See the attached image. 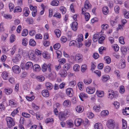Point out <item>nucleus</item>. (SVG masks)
Wrapping results in <instances>:
<instances>
[{"label": "nucleus", "instance_id": "15", "mask_svg": "<svg viewBox=\"0 0 129 129\" xmlns=\"http://www.w3.org/2000/svg\"><path fill=\"white\" fill-rule=\"evenodd\" d=\"M66 93L70 97H71L73 96L72 92L73 91L72 89L71 88H69L66 89Z\"/></svg>", "mask_w": 129, "mask_h": 129}, {"label": "nucleus", "instance_id": "47", "mask_svg": "<svg viewBox=\"0 0 129 129\" xmlns=\"http://www.w3.org/2000/svg\"><path fill=\"white\" fill-rule=\"evenodd\" d=\"M87 66L86 64H83L81 67V70L82 72H84L87 69Z\"/></svg>", "mask_w": 129, "mask_h": 129}, {"label": "nucleus", "instance_id": "62", "mask_svg": "<svg viewBox=\"0 0 129 129\" xmlns=\"http://www.w3.org/2000/svg\"><path fill=\"white\" fill-rule=\"evenodd\" d=\"M114 11L115 12L118 14L119 13L120 8L118 6H116L114 8Z\"/></svg>", "mask_w": 129, "mask_h": 129}, {"label": "nucleus", "instance_id": "46", "mask_svg": "<svg viewBox=\"0 0 129 129\" xmlns=\"http://www.w3.org/2000/svg\"><path fill=\"white\" fill-rule=\"evenodd\" d=\"M84 15L86 20V21H88L90 17L89 14L88 13H86L84 14Z\"/></svg>", "mask_w": 129, "mask_h": 129}, {"label": "nucleus", "instance_id": "12", "mask_svg": "<svg viewBox=\"0 0 129 129\" xmlns=\"http://www.w3.org/2000/svg\"><path fill=\"white\" fill-rule=\"evenodd\" d=\"M71 103L70 101L69 100H66L63 102V106L66 107H69L70 106Z\"/></svg>", "mask_w": 129, "mask_h": 129}, {"label": "nucleus", "instance_id": "23", "mask_svg": "<svg viewBox=\"0 0 129 129\" xmlns=\"http://www.w3.org/2000/svg\"><path fill=\"white\" fill-rule=\"evenodd\" d=\"M122 112L125 115H129V107L125 108L124 110L123 109Z\"/></svg>", "mask_w": 129, "mask_h": 129}, {"label": "nucleus", "instance_id": "27", "mask_svg": "<svg viewBox=\"0 0 129 129\" xmlns=\"http://www.w3.org/2000/svg\"><path fill=\"white\" fill-rule=\"evenodd\" d=\"M59 3V2L57 0H53L51 2V4L53 6H58Z\"/></svg>", "mask_w": 129, "mask_h": 129}, {"label": "nucleus", "instance_id": "10", "mask_svg": "<svg viewBox=\"0 0 129 129\" xmlns=\"http://www.w3.org/2000/svg\"><path fill=\"white\" fill-rule=\"evenodd\" d=\"M83 121L81 118H77L75 120V125L77 126H78L81 124Z\"/></svg>", "mask_w": 129, "mask_h": 129}, {"label": "nucleus", "instance_id": "33", "mask_svg": "<svg viewBox=\"0 0 129 129\" xmlns=\"http://www.w3.org/2000/svg\"><path fill=\"white\" fill-rule=\"evenodd\" d=\"M122 126L123 129L126 128L127 127V123L126 121L124 119H122Z\"/></svg>", "mask_w": 129, "mask_h": 129}, {"label": "nucleus", "instance_id": "57", "mask_svg": "<svg viewBox=\"0 0 129 129\" xmlns=\"http://www.w3.org/2000/svg\"><path fill=\"white\" fill-rule=\"evenodd\" d=\"M119 41L121 44H124L125 43L123 37H121L119 38Z\"/></svg>", "mask_w": 129, "mask_h": 129}, {"label": "nucleus", "instance_id": "45", "mask_svg": "<svg viewBox=\"0 0 129 129\" xmlns=\"http://www.w3.org/2000/svg\"><path fill=\"white\" fill-rule=\"evenodd\" d=\"M59 10L61 11L62 14H64L66 11V9L63 7H61L59 9Z\"/></svg>", "mask_w": 129, "mask_h": 129}, {"label": "nucleus", "instance_id": "7", "mask_svg": "<svg viewBox=\"0 0 129 129\" xmlns=\"http://www.w3.org/2000/svg\"><path fill=\"white\" fill-rule=\"evenodd\" d=\"M86 92L89 94H92L94 93L95 91V88L94 87H88L86 89Z\"/></svg>", "mask_w": 129, "mask_h": 129}, {"label": "nucleus", "instance_id": "54", "mask_svg": "<svg viewBox=\"0 0 129 129\" xmlns=\"http://www.w3.org/2000/svg\"><path fill=\"white\" fill-rule=\"evenodd\" d=\"M92 80L90 79L84 80V83L86 84H90L92 82Z\"/></svg>", "mask_w": 129, "mask_h": 129}, {"label": "nucleus", "instance_id": "36", "mask_svg": "<svg viewBox=\"0 0 129 129\" xmlns=\"http://www.w3.org/2000/svg\"><path fill=\"white\" fill-rule=\"evenodd\" d=\"M67 74V71L65 70H61L60 73V75L62 77H66Z\"/></svg>", "mask_w": 129, "mask_h": 129}, {"label": "nucleus", "instance_id": "42", "mask_svg": "<svg viewBox=\"0 0 129 129\" xmlns=\"http://www.w3.org/2000/svg\"><path fill=\"white\" fill-rule=\"evenodd\" d=\"M83 35L80 34L78 36V38L76 39L77 41L82 42L83 40Z\"/></svg>", "mask_w": 129, "mask_h": 129}, {"label": "nucleus", "instance_id": "37", "mask_svg": "<svg viewBox=\"0 0 129 129\" xmlns=\"http://www.w3.org/2000/svg\"><path fill=\"white\" fill-rule=\"evenodd\" d=\"M104 59L107 63L109 64L111 62V59L110 57H109L108 56H105L104 57Z\"/></svg>", "mask_w": 129, "mask_h": 129}, {"label": "nucleus", "instance_id": "55", "mask_svg": "<svg viewBox=\"0 0 129 129\" xmlns=\"http://www.w3.org/2000/svg\"><path fill=\"white\" fill-rule=\"evenodd\" d=\"M60 47V44L59 43H57L54 45L53 47L55 49L57 50L59 49Z\"/></svg>", "mask_w": 129, "mask_h": 129}, {"label": "nucleus", "instance_id": "44", "mask_svg": "<svg viewBox=\"0 0 129 129\" xmlns=\"http://www.w3.org/2000/svg\"><path fill=\"white\" fill-rule=\"evenodd\" d=\"M36 115L37 119L39 120H41L43 118V116L42 115L39 113H37Z\"/></svg>", "mask_w": 129, "mask_h": 129}, {"label": "nucleus", "instance_id": "34", "mask_svg": "<svg viewBox=\"0 0 129 129\" xmlns=\"http://www.w3.org/2000/svg\"><path fill=\"white\" fill-rule=\"evenodd\" d=\"M112 47L115 51H117L119 50V47L117 44H113L112 45Z\"/></svg>", "mask_w": 129, "mask_h": 129}, {"label": "nucleus", "instance_id": "8", "mask_svg": "<svg viewBox=\"0 0 129 129\" xmlns=\"http://www.w3.org/2000/svg\"><path fill=\"white\" fill-rule=\"evenodd\" d=\"M21 58L19 55L16 54L13 57L12 61L13 62L16 63L19 61Z\"/></svg>", "mask_w": 129, "mask_h": 129}, {"label": "nucleus", "instance_id": "39", "mask_svg": "<svg viewBox=\"0 0 129 129\" xmlns=\"http://www.w3.org/2000/svg\"><path fill=\"white\" fill-rule=\"evenodd\" d=\"M109 78V76L108 75H103L102 79V81L104 82H105L108 80Z\"/></svg>", "mask_w": 129, "mask_h": 129}, {"label": "nucleus", "instance_id": "49", "mask_svg": "<svg viewBox=\"0 0 129 129\" xmlns=\"http://www.w3.org/2000/svg\"><path fill=\"white\" fill-rule=\"evenodd\" d=\"M106 49V48L103 47H100L99 49V53L101 54H102L104 50H105Z\"/></svg>", "mask_w": 129, "mask_h": 129}, {"label": "nucleus", "instance_id": "22", "mask_svg": "<svg viewBox=\"0 0 129 129\" xmlns=\"http://www.w3.org/2000/svg\"><path fill=\"white\" fill-rule=\"evenodd\" d=\"M95 129H102L103 127L102 125L99 123H96L94 125Z\"/></svg>", "mask_w": 129, "mask_h": 129}, {"label": "nucleus", "instance_id": "32", "mask_svg": "<svg viewBox=\"0 0 129 129\" xmlns=\"http://www.w3.org/2000/svg\"><path fill=\"white\" fill-rule=\"evenodd\" d=\"M26 21L27 23L29 24H32L34 22L33 18L31 17L28 18L26 20Z\"/></svg>", "mask_w": 129, "mask_h": 129}, {"label": "nucleus", "instance_id": "48", "mask_svg": "<svg viewBox=\"0 0 129 129\" xmlns=\"http://www.w3.org/2000/svg\"><path fill=\"white\" fill-rule=\"evenodd\" d=\"M49 76L52 79L55 78L56 77L55 73L53 72H52L49 74Z\"/></svg>", "mask_w": 129, "mask_h": 129}, {"label": "nucleus", "instance_id": "31", "mask_svg": "<svg viewBox=\"0 0 129 129\" xmlns=\"http://www.w3.org/2000/svg\"><path fill=\"white\" fill-rule=\"evenodd\" d=\"M54 32L57 37H59L61 35V33L60 30L58 29H56L54 30Z\"/></svg>", "mask_w": 129, "mask_h": 129}, {"label": "nucleus", "instance_id": "35", "mask_svg": "<svg viewBox=\"0 0 129 129\" xmlns=\"http://www.w3.org/2000/svg\"><path fill=\"white\" fill-rule=\"evenodd\" d=\"M78 85L80 90H83L84 86L83 85V83L82 82H79L78 84Z\"/></svg>", "mask_w": 129, "mask_h": 129}, {"label": "nucleus", "instance_id": "53", "mask_svg": "<svg viewBox=\"0 0 129 129\" xmlns=\"http://www.w3.org/2000/svg\"><path fill=\"white\" fill-rule=\"evenodd\" d=\"M38 80L40 81H44L45 79L44 77L42 76H38L37 77Z\"/></svg>", "mask_w": 129, "mask_h": 129}, {"label": "nucleus", "instance_id": "2", "mask_svg": "<svg viewBox=\"0 0 129 129\" xmlns=\"http://www.w3.org/2000/svg\"><path fill=\"white\" fill-rule=\"evenodd\" d=\"M33 63L29 61L27 62L25 64L21 63L20 67L22 69L27 70L33 67Z\"/></svg>", "mask_w": 129, "mask_h": 129}, {"label": "nucleus", "instance_id": "9", "mask_svg": "<svg viewBox=\"0 0 129 129\" xmlns=\"http://www.w3.org/2000/svg\"><path fill=\"white\" fill-rule=\"evenodd\" d=\"M108 92H109L108 96V98H110L111 100H112L113 98L116 97V95L113 91L111 90H109Z\"/></svg>", "mask_w": 129, "mask_h": 129}, {"label": "nucleus", "instance_id": "52", "mask_svg": "<svg viewBox=\"0 0 129 129\" xmlns=\"http://www.w3.org/2000/svg\"><path fill=\"white\" fill-rule=\"evenodd\" d=\"M58 61L59 62V64H63L66 62V60L64 58H61L58 60Z\"/></svg>", "mask_w": 129, "mask_h": 129}, {"label": "nucleus", "instance_id": "21", "mask_svg": "<svg viewBox=\"0 0 129 129\" xmlns=\"http://www.w3.org/2000/svg\"><path fill=\"white\" fill-rule=\"evenodd\" d=\"M84 6L85 9H88L90 8L91 5L88 1H86L85 3Z\"/></svg>", "mask_w": 129, "mask_h": 129}, {"label": "nucleus", "instance_id": "61", "mask_svg": "<svg viewBox=\"0 0 129 129\" xmlns=\"http://www.w3.org/2000/svg\"><path fill=\"white\" fill-rule=\"evenodd\" d=\"M14 7V5L12 3H10L9 4V8L10 10V11H12Z\"/></svg>", "mask_w": 129, "mask_h": 129}, {"label": "nucleus", "instance_id": "19", "mask_svg": "<svg viewBox=\"0 0 129 129\" xmlns=\"http://www.w3.org/2000/svg\"><path fill=\"white\" fill-rule=\"evenodd\" d=\"M4 91L5 93L7 95H9L11 94L12 92V89L10 88H5Z\"/></svg>", "mask_w": 129, "mask_h": 129}, {"label": "nucleus", "instance_id": "17", "mask_svg": "<svg viewBox=\"0 0 129 129\" xmlns=\"http://www.w3.org/2000/svg\"><path fill=\"white\" fill-rule=\"evenodd\" d=\"M76 110L77 112L78 113L82 112L83 110V107L80 106H78L76 108Z\"/></svg>", "mask_w": 129, "mask_h": 129}, {"label": "nucleus", "instance_id": "4", "mask_svg": "<svg viewBox=\"0 0 129 129\" xmlns=\"http://www.w3.org/2000/svg\"><path fill=\"white\" fill-rule=\"evenodd\" d=\"M107 127L110 129H114L115 124L114 120L111 119L108 120L107 123Z\"/></svg>", "mask_w": 129, "mask_h": 129}, {"label": "nucleus", "instance_id": "38", "mask_svg": "<svg viewBox=\"0 0 129 129\" xmlns=\"http://www.w3.org/2000/svg\"><path fill=\"white\" fill-rule=\"evenodd\" d=\"M99 38V35L96 34H94L92 38V40L93 41L95 42L98 41V39Z\"/></svg>", "mask_w": 129, "mask_h": 129}, {"label": "nucleus", "instance_id": "6", "mask_svg": "<svg viewBox=\"0 0 129 129\" xmlns=\"http://www.w3.org/2000/svg\"><path fill=\"white\" fill-rule=\"evenodd\" d=\"M12 69L13 72L16 74L19 73L21 71L20 67L17 65L13 66L12 68Z\"/></svg>", "mask_w": 129, "mask_h": 129}, {"label": "nucleus", "instance_id": "60", "mask_svg": "<svg viewBox=\"0 0 129 129\" xmlns=\"http://www.w3.org/2000/svg\"><path fill=\"white\" fill-rule=\"evenodd\" d=\"M70 67V65L69 64H66L63 66V68L65 70H68Z\"/></svg>", "mask_w": 129, "mask_h": 129}, {"label": "nucleus", "instance_id": "59", "mask_svg": "<svg viewBox=\"0 0 129 129\" xmlns=\"http://www.w3.org/2000/svg\"><path fill=\"white\" fill-rule=\"evenodd\" d=\"M26 99L28 101H32L35 98V97L34 96H31L30 97L27 96H26Z\"/></svg>", "mask_w": 129, "mask_h": 129}, {"label": "nucleus", "instance_id": "20", "mask_svg": "<svg viewBox=\"0 0 129 129\" xmlns=\"http://www.w3.org/2000/svg\"><path fill=\"white\" fill-rule=\"evenodd\" d=\"M42 94L43 96L45 97H47L49 95L48 91L47 89L43 90L42 91Z\"/></svg>", "mask_w": 129, "mask_h": 129}, {"label": "nucleus", "instance_id": "1", "mask_svg": "<svg viewBox=\"0 0 129 129\" xmlns=\"http://www.w3.org/2000/svg\"><path fill=\"white\" fill-rule=\"evenodd\" d=\"M69 113L70 111L69 110H66L63 112H60L59 113V117L60 120L61 121L65 120Z\"/></svg>", "mask_w": 129, "mask_h": 129}, {"label": "nucleus", "instance_id": "63", "mask_svg": "<svg viewBox=\"0 0 129 129\" xmlns=\"http://www.w3.org/2000/svg\"><path fill=\"white\" fill-rule=\"evenodd\" d=\"M110 68L109 66H107L104 68V71L106 73H108L110 70Z\"/></svg>", "mask_w": 129, "mask_h": 129}, {"label": "nucleus", "instance_id": "50", "mask_svg": "<svg viewBox=\"0 0 129 129\" xmlns=\"http://www.w3.org/2000/svg\"><path fill=\"white\" fill-rule=\"evenodd\" d=\"M51 85V84L49 82H47L46 84V86L47 88L49 89H50L52 88V87Z\"/></svg>", "mask_w": 129, "mask_h": 129}, {"label": "nucleus", "instance_id": "13", "mask_svg": "<svg viewBox=\"0 0 129 129\" xmlns=\"http://www.w3.org/2000/svg\"><path fill=\"white\" fill-rule=\"evenodd\" d=\"M72 29L74 31H76L78 27V23L76 22H74L72 24Z\"/></svg>", "mask_w": 129, "mask_h": 129}, {"label": "nucleus", "instance_id": "16", "mask_svg": "<svg viewBox=\"0 0 129 129\" xmlns=\"http://www.w3.org/2000/svg\"><path fill=\"white\" fill-rule=\"evenodd\" d=\"M121 64L119 66V68L121 69L124 68L126 66L125 61L124 59H122L120 60Z\"/></svg>", "mask_w": 129, "mask_h": 129}, {"label": "nucleus", "instance_id": "14", "mask_svg": "<svg viewBox=\"0 0 129 129\" xmlns=\"http://www.w3.org/2000/svg\"><path fill=\"white\" fill-rule=\"evenodd\" d=\"M33 67L34 71H35L38 72L41 70L40 67L38 64H35L33 66Z\"/></svg>", "mask_w": 129, "mask_h": 129}, {"label": "nucleus", "instance_id": "41", "mask_svg": "<svg viewBox=\"0 0 129 129\" xmlns=\"http://www.w3.org/2000/svg\"><path fill=\"white\" fill-rule=\"evenodd\" d=\"M28 34V32L27 29H24L23 30L22 33V35L23 36H26Z\"/></svg>", "mask_w": 129, "mask_h": 129}, {"label": "nucleus", "instance_id": "58", "mask_svg": "<svg viewBox=\"0 0 129 129\" xmlns=\"http://www.w3.org/2000/svg\"><path fill=\"white\" fill-rule=\"evenodd\" d=\"M108 113V110H105L101 112V114L102 115L105 116L107 115Z\"/></svg>", "mask_w": 129, "mask_h": 129}, {"label": "nucleus", "instance_id": "30", "mask_svg": "<svg viewBox=\"0 0 129 129\" xmlns=\"http://www.w3.org/2000/svg\"><path fill=\"white\" fill-rule=\"evenodd\" d=\"M48 67V64L45 63L44 64L42 67V70L43 72L46 71L47 70V69Z\"/></svg>", "mask_w": 129, "mask_h": 129}, {"label": "nucleus", "instance_id": "28", "mask_svg": "<svg viewBox=\"0 0 129 129\" xmlns=\"http://www.w3.org/2000/svg\"><path fill=\"white\" fill-rule=\"evenodd\" d=\"M21 7L18 6L16 7L14 10V13L21 12Z\"/></svg>", "mask_w": 129, "mask_h": 129}, {"label": "nucleus", "instance_id": "26", "mask_svg": "<svg viewBox=\"0 0 129 129\" xmlns=\"http://www.w3.org/2000/svg\"><path fill=\"white\" fill-rule=\"evenodd\" d=\"M97 95L100 97H102L104 95V92L102 91L97 90L96 92Z\"/></svg>", "mask_w": 129, "mask_h": 129}, {"label": "nucleus", "instance_id": "18", "mask_svg": "<svg viewBox=\"0 0 129 129\" xmlns=\"http://www.w3.org/2000/svg\"><path fill=\"white\" fill-rule=\"evenodd\" d=\"M2 76L4 80H7L8 76V73L6 72H3L2 73Z\"/></svg>", "mask_w": 129, "mask_h": 129}, {"label": "nucleus", "instance_id": "24", "mask_svg": "<svg viewBox=\"0 0 129 129\" xmlns=\"http://www.w3.org/2000/svg\"><path fill=\"white\" fill-rule=\"evenodd\" d=\"M102 11L104 14L107 15L109 12L108 8L107 6L104 7L103 8Z\"/></svg>", "mask_w": 129, "mask_h": 129}, {"label": "nucleus", "instance_id": "11", "mask_svg": "<svg viewBox=\"0 0 129 129\" xmlns=\"http://www.w3.org/2000/svg\"><path fill=\"white\" fill-rule=\"evenodd\" d=\"M29 14V9L28 8L25 7L24 8L23 11V14L25 17L28 16Z\"/></svg>", "mask_w": 129, "mask_h": 129}, {"label": "nucleus", "instance_id": "25", "mask_svg": "<svg viewBox=\"0 0 129 129\" xmlns=\"http://www.w3.org/2000/svg\"><path fill=\"white\" fill-rule=\"evenodd\" d=\"M93 108L94 110L96 112H99L101 111V107L99 105H95Z\"/></svg>", "mask_w": 129, "mask_h": 129}, {"label": "nucleus", "instance_id": "64", "mask_svg": "<svg viewBox=\"0 0 129 129\" xmlns=\"http://www.w3.org/2000/svg\"><path fill=\"white\" fill-rule=\"evenodd\" d=\"M105 39V37L103 36H102L99 38V42L100 44L102 43Z\"/></svg>", "mask_w": 129, "mask_h": 129}, {"label": "nucleus", "instance_id": "40", "mask_svg": "<svg viewBox=\"0 0 129 129\" xmlns=\"http://www.w3.org/2000/svg\"><path fill=\"white\" fill-rule=\"evenodd\" d=\"M91 40L90 39H89L86 40L85 42V45L87 47H89L91 44Z\"/></svg>", "mask_w": 129, "mask_h": 129}, {"label": "nucleus", "instance_id": "3", "mask_svg": "<svg viewBox=\"0 0 129 129\" xmlns=\"http://www.w3.org/2000/svg\"><path fill=\"white\" fill-rule=\"evenodd\" d=\"M8 126L9 128L12 127L15 124V122L13 118L11 117H8L6 118Z\"/></svg>", "mask_w": 129, "mask_h": 129}, {"label": "nucleus", "instance_id": "29", "mask_svg": "<svg viewBox=\"0 0 129 129\" xmlns=\"http://www.w3.org/2000/svg\"><path fill=\"white\" fill-rule=\"evenodd\" d=\"M29 44L30 46H34L36 45V43L33 39H31L30 40Z\"/></svg>", "mask_w": 129, "mask_h": 129}, {"label": "nucleus", "instance_id": "56", "mask_svg": "<svg viewBox=\"0 0 129 129\" xmlns=\"http://www.w3.org/2000/svg\"><path fill=\"white\" fill-rule=\"evenodd\" d=\"M54 121L53 119L52 118H48L45 120V122L46 123H48L50 122Z\"/></svg>", "mask_w": 129, "mask_h": 129}, {"label": "nucleus", "instance_id": "5", "mask_svg": "<svg viewBox=\"0 0 129 129\" xmlns=\"http://www.w3.org/2000/svg\"><path fill=\"white\" fill-rule=\"evenodd\" d=\"M72 57L75 60L78 62H80L82 60V56L80 54H77L75 56L72 55Z\"/></svg>", "mask_w": 129, "mask_h": 129}, {"label": "nucleus", "instance_id": "51", "mask_svg": "<svg viewBox=\"0 0 129 129\" xmlns=\"http://www.w3.org/2000/svg\"><path fill=\"white\" fill-rule=\"evenodd\" d=\"M67 124L70 127H72L73 125V121L72 120H68L67 121Z\"/></svg>", "mask_w": 129, "mask_h": 129}, {"label": "nucleus", "instance_id": "43", "mask_svg": "<svg viewBox=\"0 0 129 129\" xmlns=\"http://www.w3.org/2000/svg\"><path fill=\"white\" fill-rule=\"evenodd\" d=\"M80 68V66L79 64H76L73 67V69L76 71H78Z\"/></svg>", "mask_w": 129, "mask_h": 129}]
</instances>
